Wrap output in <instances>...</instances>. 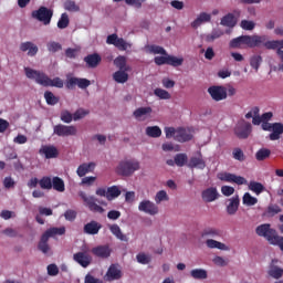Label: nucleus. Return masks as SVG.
<instances>
[{
  "instance_id": "59",
  "label": "nucleus",
  "mask_w": 283,
  "mask_h": 283,
  "mask_svg": "<svg viewBox=\"0 0 283 283\" xmlns=\"http://www.w3.org/2000/svg\"><path fill=\"white\" fill-rule=\"evenodd\" d=\"M241 28L242 30H255V22L249 21V20H242L241 21Z\"/></svg>"
},
{
  "instance_id": "23",
  "label": "nucleus",
  "mask_w": 283,
  "mask_h": 283,
  "mask_svg": "<svg viewBox=\"0 0 283 283\" xmlns=\"http://www.w3.org/2000/svg\"><path fill=\"white\" fill-rule=\"evenodd\" d=\"M240 208V198L232 197L228 200V206H227V213L228 216H235L238 213V209Z\"/></svg>"
},
{
  "instance_id": "24",
  "label": "nucleus",
  "mask_w": 283,
  "mask_h": 283,
  "mask_svg": "<svg viewBox=\"0 0 283 283\" xmlns=\"http://www.w3.org/2000/svg\"><path fill=\"white\" fill-rule=\"evenodd\" d=\"M84 61L86 62L87 67H98L101 65V62L103 61V57L98 53L88 54L84 57Z\"/></svg>"
},
{
  "instance_id": "45",
  "label": "nucleus",
  "mask_w": 283,
  "mask_h": 283,
  "mask_svg": "<svg viewBox=\"0 0 283 283\" xmlns=\"http://www.w3.org/2000/svg\"><path fill=\"white\" fill-rule=\"evenodd\" d=\"M70 25V15L67 13H62L60 20L57 21V28L60 30H65Z\"/></svg>"
},
{
  "instance_id": "53",
  "label": "nucleus",
  "mask_w": 283,
  "mask_h": 283,
  "mask_svg": "<svg viewBox=\"0 0 283 283\" xmlns=\"http://www.w3.org/2000/svg\"><path fill=\"white\" fill-rule=\"evenodd\" d=\"M60 118H61L62 123L70 124V123H72V120H74V115H72V113H70V111H62Z\"/></svg>"
},
{
  "instance_id": "49",
  "label": "nucleus",
  "mask_w": 283,
  "mask_h": 283,
  "mask_svg": "<svg viewBox=\"0 0 283 283\" xmlns=\"http://www.w3.org/2000/svg\"><path fill=\"white\" fill-rule=\"evenodd\" d=\"M154 94L158 96V98H161V101H169V98H171V94L163 88H155Z\"/></svg>"
},
{
  "instance_id": "40",
  "label": "nucleus",
  "mask_w": 283,
  "mask_h": 283,
  "mask_svg": "<svg viewBox=\"0 0 283 283\" xmlns=\"http://www.w3.org/2000/svg\"><path fill=\"white\" fill-rule=\"evenodd\" d=\"M64 10H66L67 12H80L81 7H78V4H76V1L74 0H66L64 2Z\"/></svg>"
},
{
  "instance_id": "44",
  "label": "nucleus",
  "mask_w": 283,
  "mask_h": 283,
  "mask_svg": "<svg viewBox=\"0 0 283 283\" xmlns=\"http://www.w3.org/2000/svg\"><path fill=\"white\" fill-rule=\"evenodd\" d=\"M249 189L250 191H253L254 193H256V196H260V193H262V191H264L265 188H264V185L258 181H250Z\"/></svg>"
},
{
  "instance_id": "15",
  "label": "nucleus",
  "mask_w": 283,
  "mask_h": 283,
  "mask_svg": "<svg viewBox=\"0 0 283 283\" xmlns=\"http://www.w3.org/2000/svg\"><path fill=\"white\" fill-rule=\"evenodd\" d=\"M201 198L203 202H216V200L220 198V193H218V188L216 187L207 188L201 192Z\"/></svg>"
},
{
  "instance_id": "14",
  "label": "nucleus",
  "mask_w": 283,
  "mask_h": 283,
  "mask_svg": "<svg viewBox=\"0 0 283 283\" xmlns=\"http://www.w3.org/2000/svg\"><path fill=\"white\" fill-rule=\"evenodd\" d=\"M138 211H142L143 213H147L148 216H158V207L156 203H154L150 200H143L138 205Z\"/></svg>"
},
{
  "instance_id": "61",
  "label": "nucleus",
  "mask_w": 283,
  "mask_h": 283,
  "mask_svg": "<svg viewBox=\"0 0 283 283\" xmlns=\"http://www.w3.org/2000/svg\"><path fill=\"white\" fill-rule=\"evenodd\" d=\"M166 138H174L176 140V135L178 134V129L174 127L165 128Z\"/></svg>"
},
{
  "instance_id": "20",
  "label": "nucleus",
  "mask_w": 283,
  "mask_h": 283,
  "mask_svg": "<svg viewBox=\"0 0 283 283\" xmlns=\"http://www.w3.org/2000/svg\"><path fill=\"white\" fill-rule=\"evenodd\" d=\"M40 154H42L43 156H45V158L48 160L52 159V158H59V148H56L55 146H42L40 148Z\"/></svg>"
},
{
  "instance_id": "16",
  "label": "nucleus",
  "mask_w": 283,
  "mask_h": 283,
  "mask_svg": "<svg viewBox=\"0 0 283 283\" xmlns=\"http://www.w3.org/2000/svg\"><path fill=\"white\" fill-rule=\"evenodd\" d=\"M91 253H93L95 258L107 260V258L112 255V249L109 245H97L91 250Z\"/></svg>"
},
{
  "instance_id": "1",
  "label": "nucleus",
  "mask_w": 283,
  "mask_h": 283,
  "mask_svg": "<svg viewBox=\"0 0 283 283\" xmlns=\"http://www.w3.org/2000/svg\"><path fill=\"white\" fill-rule=\"evenodd\" d=\"M24 73L27 78H31V81H35L38 85H42V87H57L62 90L64 83L61 77H54L53 80L48 76V74L36 71L34 69L24 67Z\"/></svg>"
},
{
  "instance_id": "37",
  "label": "nucleus",
  "mask_w": 283,
  "mask_h": 283,
  "mask_svg": "<svg viewBox=\"0 0 283 283\" xmlns=\"http://www.w3.org/2000/svg\"><path fill=\"white\" fill-rule=\"evenodd\" d=\"M255 158L259 163H262V160H266V158H271V149L269 148H260L255 153Z\"/></svg>"
},
{
  "instance_id": "2",
  "label": "nucleus",
  "mask_w": 283,
  "mask_h": 283,
  "mask_svg": "<svg viewBox=\"0 0 283 283\" xmlns=\"http://www.w3.org/2000/svg\"><path fill=\"white\" fill-rule=\"evenodd\" d=\"M266 41V35H240L230 41V48L237 49L245 45L247 48H262Z\"/></svg>"
},
{
  "instance_id": "47",
  "label": "nucleus",
  "mask_w": 283,
  "mask_h": 283,
  "mask_svg": "<svg viewBox=\"0 0 283 283\" xmlns=\"http://www.w3.org/2000/svg\"><path fill=\"white\" fill-rule=\"evenodd\" d=\"M185 63V59L177 57L174 55H168V65H171L172 67H180Z\"/></svg>"
},
{
  "instance_id": "11",
  "label": "nucleus",
  "mask_w": 283,
  "mask_h": 283,
  "mask_svg": "<svg viewBox=\"0 0 283 283\" xmlns=\"http://www.w3.org/2000/svg\"><path fill=\"white\" fill-rule=\"evenodd\" d=\"M217 178L222 182H234V185H247V179L242 176H237L231 172H219Z\"/></svg>"
},
{
  "instance_id": "13",
  "label": "nucleus",
  "mask_w": 283,
  "mask_h": 283,
  "mask_svg": "<svg viewBox=\"0 0 283 283\" xmlns=\"http://www.w3.org/2000/svg\"><path fill=\"white\" fill-rule=\"evenodd\" d=\"M208 94H210L212 101H216L217 103L220 101L227 99V87L224 86H210L208 88Z\"/></svg>"
},
{
  "instance_id": "50",
  "label": "nucleus",
  "mask_w": 283,
  "mask_h": 283,
  "mask_svg": "<svg viewBox=\"0 0 283 283\" xmlns=\"http://www.w3.org/2000/svg\"><path fill=\"white\" fill-rule=\"evenodd\" d=\"M250 65H251V67H253V70H255V72H258V70H260V65H262L261 55H253L250 59Z\"/></svg>"
},
{
  "instance_id": "33",
  "label": "nucleus",
  "mask_w": 283,
  "mask_h": 283,
  "mask_svg": "<svg viewBox=\"0 0 283 283\" xmlns=\"http://www.w3.org/2000/svg\"><path fill=\"white\" fill-rule=\"evenodd\" d=\"M263 48L266 50H282L283 49V40H272L268 41L265 40L263 43Z\"/></svg>"
},
{
  "instance_id": "63",
  "label": "nucleus",
  "mask_w": 283,
  "mask_h": 283,
  "mask_svg": "<svg viewBox=\"0 0 283 283\" xmlns=\"http://www.w3.org/2000/svg\"><path fill=\"white\" fill-rule=\"evenodd\" d=\"M221 193H223L227 197L233 196V193H235V188H233L231 186H222Z\"/></svg>"
},
{
  "instance_id": "60",
  "label": "nucleus",
  "mask_w": 283,
  "mask_h": 283,
  "mask_svg": "<svg viewBox=\"0 0 283 283\" xmlns=\"http://www.w3.org/2000/svg\"><path fill=\"white\" fill-rule=\"evenodd\" d=\"M17 185V182L14 181V179H12V177H6L3 179V187L4 189H13V187Z\"/></svg>"
},
{
  "instance_id": "28",
  "label": "nucleus",
  "mask_w": 283,
  "mask_h": 283,
  "mask_svg": "<svg viewBox=\"0 0 283 283\" xmlns=\"http://www.w3.org/2000/svg\"><path fill=\"white\" fill-rule=\"evenodd\" d=\"M95 167L96 164L94 163L82 164L78 166L76 174L80 178H83V176H85L86 174L94 171Z\"/></svg>"
},
{
  "instance_id": "34",
  "label": "nucleus",
  "mask_w": 283,
  "mask_h": 283,
  "mask_svg": "<svg viewBox=\"0 0 283 283\" xmlns=\"http://www.w3.org/2000/svg\"><path fill=\"white\" fill-rule=\"evenodd\" d=\"M52 187L55 191L63 193V191H65V181H63V179L60 177H53Z\"/></svg>"
},
{
  "instance_id": "54",
  "label": "nucleus",
  "mask_w": 283,
  "mask_h": 283,
  "mask_svg": "<svg viewBox=\"0 0 283 283\" xmlns=\"http://www.w3.org/2000/svg\"><path fill=\"white\" fill-rule=\"evenodd\" d=\"M90 114V111L84 109V108H78L74 114H73V120H81V118H85Z\"/></svg>"
},
{
  "instance_id": "39",
  "label": "nucleus",
  "mask_w": 283,
  "mask_h": 283,
  "mask_svg": "<svg viewBox=\"0 0 283 283\" xmlns=\"http://www.w3.org/2000/svg\"><path fill=\"white\" fill-rule=\"evenodd\" d=\"M120 196V189L118 186H112L107 188L106 191V199L107 200H114V198H118Z\"/></svg>"
},
{
  "instance_id": "27",
  "label": "nucleus",
  "mask_w": 283,
  "mask_h": 283,
  "mask_svg": "<svg viewBox=\"0 0 283 283\" xmlns=\"http://www.w3.org/2000/svg\"><path fill=\"white\" fill-rule=\"evenodd\" d=\"M106 275H107L108 280H111V281L120 280L123 277V272L120 271V269H118V265L112 264L108 268Z\"/></svg>"
},
{
  "instance_id": "48",
  "label": "nucleus",
  "mask_w": 283,
  "mask_h": 283,
  "mask_svg": "<svg viewBox=\"0 0 283 283\" xmlns=\"http://www.w3.org/2000/svg\"><path fill=\"white\" fill-rule=\"evenodd\" d=\"M148 52L150 54H163V56H167V51L160 45H148Z\"/></svg>"
},
{
  "instance_id": "22",
  "label": "nucleus",
  "mask_w": 283,
  "mask_h": 283,
  "mask_svg": "<svg viewBox=\"0 0 283 283\" xmlns=\"http://www.w3.org/2000/svg\"><path fill=\"white\" fill-rule=\"evenodd\" d=\"M191 138H193L191 132L185 128H177V134L175 135V140H177V143H189Z\"/></svg>"
},
{
  "instance_id": "8",
  "label": "nucleus",
  "mask_w": 283,
  "mask_h": 283,
  "mask_svg": "<svg viewBox=\"0 0 283 283\" xmlns=\"http://www.w3.org/2000/svg\"><path fill=\"white\" fill-rule=\"evenodd\" d=\"M106 43H107V45H114L120 52H125V51L129 50V48H132L130 43L125 41V39H123V38H118V34H116V33L109 34L106 39Z\"/></svg>"
},
{
  "instance_id": "12",
  "label": "nucleus",
  "mask_w": 283,
  "mask_h": 283,
  "mask_svg": "<svg viewBox=\"0 0 283 283\" xmlns=\"http://www.w3.org/2000/svg\"><path fill=\"white\" fill-rule=\"evenodd\" d=\"M242 14V11L239 9H235L232 13L226 14L221 19V25H224L226 28H235L238 25V20L240 19V15Z\"/></svg>"
},
{
  "instance_id": "21",
  "label": "nucleus",
  "mask_w": 283,
  "mask_h": 283,
  "mask_svg": "<svg viewBox=\"0 0 283 283\" xmlns=\"http://www.w3.org/2000/svg\"><path fill=\"white\" fill-rule=\"evenodd\" d=\"M151 112H154V109H151L150 106L139 107L134 111L133 115L137 120H145L151 116Z\"/></svg>"
},
{
  "instance_id": "30",
  "label": "nucleus",
  "mask_w": 283,
  "mask_h": 283,
  "mask_svg": "<svg viewBox=\"0 0 283 283\" xmlns=\"http://www.w3.org/2000/svg\"><path fill=\"white\" fill-rule=\"evenodd\" d=\"M201 238H222V230L217 228H206L201 232Z\"/></svg>"
},
{
  "instance_id": "9",
  "label": "nucleus",
  "mask_w": 283,
  "mask_h": 283,
  "mask_svg": "<svg viewBox=\"0 0 283 283\" xmlns=\"http://www.w3.org/2000/svg\"><path fill=\"white\" fill-rule=\"evenodd\" d=\"M77 132L78 130L76 129V126H74V125L67 126V125H63V124H57L53 127V134L55 136H60L62 138H67L70 136H76Z\"/></svg>"
},
{
  "instance_id": "10",
  "label": "nucleus",
  "mask_w": 283,
  "mask_h": 283,
  "mask_svg": "<svg viewBox=\"0 0 283 283\" xmlns=\"http://www.w3.org/2000/svg\"><path fill=\"white\" fill-rule=\"evenodd\" d=\"M92 85V82L83 77H67L65 82L66 90H74V87H80V90H87Z\"/></svg>"
},
{
  "instance_id": "18",
  "label": "nucleus",
  "mask_w": 283,
  "mask_h": 283,
  "mask_svg": "<svg viewBox=\"0 0 283 283\" xmlns=\"http://www.w3.org/2000/svg\"><path fill=\"white\" fill-rule=\"evenodd\" d=\"M103 229V226L98 221L92 220L91 222L84 224L83 231L86 235H97L98 231Z\"/></svg>"
},
{
  "instance_id": "46",
  "label": "nucleus",
  "mask_w": 283,
  "mask_h": 283,
  "mask_svg": "<svg viewBox=\"0 0 283 283\" xmlns=\"http://www.w3.org/2000/svg\"><path fill=\"white\" fill-rule=\"evenodd\" d=\"M243 205H247V207H253L258 205V198L251 196L249 192H245L243 195Z\"/></svg>"
},
{
  "instance_id": "41",
  "label": "nucleus",
  "mask_w": 283,
  "mask_h": 283,
  "mask_svg": "<svg viewBox=\"0 0 283 283\" xmlns=\"http://www.w3.org/2000/svg\"><path fill=\"white\" fill-rule=\"evenodd\" d=\"M187 160H189V157H187V154L179 153L175 156V165L177 167H185L187 165Z\"/></svg>"
},
{
  "instance_id": "38",
  "label": "nucleus",
  "mask_w": 283,
  "mask_h": 283,
  "mask_svg": "<svg viewBox=\"0 0 283 283\" xmlns=\"http://www.w3.org/2000/svg\"><path fill=\"white\" fill-rule=\"evenodd\" d=\"M223 35H224V31H222V29H213L212 32L206 36V41L208 43H213L216 39H220V36H223Z\"/></svg>"
},
{
  "instance_id": "19",
  "label": "nucleus",
  "mask_w": 283,
  "mask_h": 283,
  "mask_svg": "<svg viewBox=\"0 0 283 283\" xmlns=\"http://www.w3.org/2000/svg\"><path fill=\"white\" fill-rule=\"evenodd\" d=\"M20 51L28 52V56H36L39 54V46L31 41H27L20 44Z\"/></svg>"
},
{
  "instance_id": "42",
  "label": "nucleus",
  "mask_w": 283,
  "mask_h": 283,
  "mask_svg": "<svg viewBox=\"0 0 283 283\" xmlns=\"http://www.w3.org/2000/svg\"><path fill=\"white\" fill-rule=\"evenodd\" d=\"M190 275L193 280H207L208 277L207 272L203 269L191 270Z\"/></svg>"
},
{
  "instance_id": "7",
  "label": "nucleus",
  "mask_w": 283,
  "mask_h": 283,
  "mask_svg": "<svg viewBox=\"0 0 283 283\" xmlns=\"http://www.w3.org/2000/svg\"><path fill=\"white\" fill-rule=\"evenodd\" d=\"M33 19L41 21L44 25H50L52 22V17H54V11L48 9V7H40L38 10L32 11Z\"/></svg>"
},
{
  "instance_id": "58",
  "label": "nucleus",
  "mask_w": 283,
  "mask_h": 283,
  "mask_svg": "<svg viewBox=\"0 0 283 283\" xmlns=\"http://www.w3.org/2000/svg\"><path fill=\"white\" fill-rule=\"evenodd\" d=\"M232 156L234 160H239V163H244V151L240 148H234L232 151Z\"/></svg>"
},
{
  "instance_id": "64",
  "label": "nucleus",
  "mask_w": 283,
  "mask_h": 283,
  "mask_svg": "<svg viewBox=\"0 0 283 283\" xmlns=\"http://www.w3.org/2000/svg\"><path fill=\"white\" fill-rule=\"evenodd\" d=\"M84 283H103V281L99 280V279L94 277V276L91 275V274H87V275L85 276Z\"/></svg>"
},
{
  "instance_id": "35",
  "label": "nucleus",
  "mask_w": 283,
  "mask_h": 283,
  "mask_svg": "<svg viewBox=\"0 0 283 283\" xmlns=\"http://www.w3.org/2000/svg\"><path fill=\"white\" fill-rule=\"evenodd\" d=\"M208 249H219V251H227V245L222 242L216 241L213 239H208L206 241Z\"/></svg>"
},
{
  "instance_id": "6",
  "label": "nucleus",
  "mask_w": 283,
  "mask_h": 283,
  "mask_svg": "<svg viewBox=\"0 0 283 283\" xmlns=\"http://www.w3.org/2000/svg\"><path fill=\"white\" fill-rule=\"evenodd\" d=\"M251 132H253L251 123L244 119L239 120L234 127V135L237 138H240V140H247V138L251 136Z\"/></svg>"
},
{
  "instance_id": "32",
  "label": "nucleus",
  "mask_w": 283,
  "mask_h": 283,
  "mask_svg": "<svg viewBox=\"0 0 283 283\" xmlns=\"http://www.w3.org/2000/svg\"><path fill=\"white\" fill-rule=\"evenodd\" d=\"M114 65L119 69V71H130L132 67L127 66V57L124 55H118L114 60Z\"/></svg>"
},
{
  "instance_id": "36",
  "label": "nucleus",
  "mask_w": 283,
  "mask_h": 283,
  "mask_svg": "<svg viewBox=\"0 0 283 283\" xmlns=\"http://www.w3.org/2000/svg\"><path fill=\"white\" fill-rule=\"evenodd\" d=\"M146 134L149 138H160V136H163V130L158 126H148L146 128Z\"/></svg>"
},
{
  "instance_id": "43",
  "label": "nucleus",
  "mask_w": 283,
  "mask_h": 283,
  "mask_svg": "<svg viewBox=\"0 0 283 283\" xmlns=\"http://www.w3.org/2000/svg\"><path fill=\"white\" fill-rule=\"evenodd\" d=\"M44 98L46 101V105H59L60 98L56 97L51 91L44 92Z\"/></svg>"
},
{
  "instance_id": "25",
  "label": "nucleus",
  "mask_w": 283,
  "mask_h": 283,
  "mask_svg": "<svg viewBox=\"0 0 283 283\" xmlns=\"http://www.w3.org/2000/svg\"><path fill=\"white\" fill-rule=\"evenodd\" d=\"M188 167L189 169H205L207 164L205 163V159H202V154L199 153L198 157H191Z\"/></svg>"
},
{
  "instance_id": "5",
  "label": "nucleus",
  "mask_w": 283,
  "mask_h": 283,
  "mask_svg": "<svg viewBox=\"0 0 283 283\" xmlns=\"http://www.w3.org/2000/svg\"><path fill=\"white\" fill-rule=\"evenodd\" d=\"M80 198H82L85 207L90 209L93 213H105V208L101 207L99 205H107L104 201H99L98 198L94 196H87V193L80 191Z\"/></svg>"
},
{
  "instance_id": "57",
  "label": "nucleus",
  "mask_w": 283,
  "mask_h": 283,
  "mask_svg": "<svg viewBox=\"0 0 283 283\" xmlns=\"http://www.w3.org/2000/svg\"><path fill=\"white\" fill-rule=\"evenodd\" d=\"M252 112H253V115H254V117H252V123L254 125L262 124L263 122H262V116H260V108L258 106H255V107H253Z\"/></svg>"
},
{
  "instance_id": "52",
  "label": "nucleus",
  "mask_w": 283,
  "mask_h": 283,
  "mask_svg": "<svg viewBox=\"0 0 283 283\" xmlns=\"http://www.w3.org/2000/svg\"><path fill=\"white\" fill-rule=\"evenodd\" d=\"M269 275L274 277V280H280L283 275V270L282 268L273 266L269 270Z\"/></svg>"
},
{
  "instance_id": "55",
  "label": "nucleus",
  "mask_w": 283,
  "mask_h": 283,
  "mask_svg": "<svg viewBox=\"0 0 283 283\" xmlns=\"http://www.w3.org/2000/svg\"><path fill=\"white\" fill-rule=\"evenodd\" d=\"M39 185L41 189H52V179L50 177H42Z\"/></svg>"
},
{
  "instance_id": "62",
  "label": "nucleus",
  "mask_w": 283,
  "mask_h": 283,
  "mask_svg": "<svg viewBox=\"0 0 283 283\" xmlns=\"http://www.w3.org/2000/svg\"><path fill=\"white\" fill-rule=\"evenodd\" d=\"M65 220H69V222H74L76 220V211L75 210H66L64 212Z\"/></svg>"
},
{
  "instance_id": "56",
  "label": "nucleus",
  "mask_w": 283,
  "mask_h": 283,
  "mask_svg": "<svg viewBox=\"0 0 283 283\" xmlns=\"http://www.w3.org/2000/svg\"><path fill=\"white\" fill-rule=\"evenodd\" d=\"M46 48H48L49 52H53V53L63 50V46L61 45V43L55 42V41L49 42V43L46 44Z\"/></svg>"
},
{
  "instance_id": "4",
  "label": "nucleus",
  "mask_w": 283,
  "mask_h": 283,
  "mask_svg": "<svg viewBox=\"0 0 283 283\" xmlns=\"http://www.w3.org/2000/svg\"><path fill=\"white\" fill-rule=\"evenodd\" d=\"M54 235H65V227L50 228L49 230H46L42 234L40 242L38 244L39 251H41L44 254L50 253V244H48V242L50 238H54Z\"/></svg>"
},
{
  "instance_id": "51",
  "label": "nucleus",
  "mask_w": 283,
  "mask_h": 283,
  "mask_svg": "<svg viewBox=\"0 0 283 283\" xmlns=\"http://www.w3.org/2000/svg\"><path fill=\"white\" fill-rule=\"evenodd\" d=\"M169 200V196L167 195V191L160 190L155 196V202L156 205H160V202H165Z\"/></svg>"
},
{
  "instance_id": "29",
  "label": "nucleus",
  "mask_w": 283,
  "mask_h": 283,
  "mask_svg": "<svg viewBox=\"0 0 283 283\" xmlns=\"http://www.w3.org/2000/svg\"><path fill=\"white\" fill-rule=\"evenodd\" d=\"M283 134V124L282 123H273L272 124V133L270 134V140H280V136Z\"/></svg>"
},
{
  "instance_id": "3",
  "label": "nucleus",
  "mask_w": 283,
  "mask_h": 283,
  "mask_svg": "<svg viewBox=\"0 0 283 283\" xmlns=\"http://www.w3.org/2000/svg\"><path fill=\"white\" fill-rule=\"evenodd\" d=\"M136 171H140V161L136 159H124L119 161L116 167V174H118V176H124L125 178L134 176Z\"/></svg>"
},
{
  "instance_id": "26",
  "label": "nucleus",
  "mask_w": 283,
  "mask_h": 283,
  "mask_svg": "<svg viewBox=\"0 0 283 283\" xmlns=\"http://www.w3.org/2000/svg\"><path fill=\"white\" fill-rule=\"evenodd\" d=\"M108 229L111 233L115 235V238H117V240H120V242H128L129 239L127 238V235L123 234V230H120V227L118 224H109Z\"/></svg>"
},
{
  "instance_id": "17",
  "label": "nucleus",
  "mask_w": 283,
  "mask_h": 283,
  "mask_svg": "<svg viewBox=\"0 0 283 283\" xmlns=\"http://www.w3.org/2000/svg\"><path fill=\"white\" fill-rule=\"evenodd\" d=\"M74 262L80 264V266H83V269H87L90 264H92V256L88 254H85L84 252H77L73 255Z\"/></svg>"
},
{
  "instance_id": "31",
  "label": "nucleus",
  "mask_w": 283,
  "mask_h": 283,
  "mask_svg": "<svg viewBox=\"0 0 283 283\" xmlns=\"http://www.w3.org/2000/svg\"><path fill=\"white\" fill-rule=\"evenodd\" d=\"M127 72L129 71H116L113 74V80L115 81V83H127V81H129V74H127Z\"/></svg>"
}]
</instances>
